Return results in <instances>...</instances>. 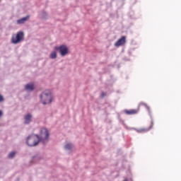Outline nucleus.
Returning a JSON list of instances; mask_svg holds the SVG:
<instances>
[{
	"mask_svg": "<svg viewBox=\"0 0 181 181\" xmlns=\"http://www.w3.org/2000/svg\"><path fill=\"white\" fill-rule=\"evenodd\" d=\"M40 98L42 104H50V103H52V92L49 90L42 92L40 95Z\"/></svg>",
	"mask_w": 181,
	"mask_h": 181,
	"instance_id": "nucleus-1",
	"label": "nucleus"
},
{
	"mask_svg": "<svg viewBox=\"0 0 181 181\" xmlns=\"http://www.w3.org/2000/svg\"><path fill=\"white\" fill-rule=\"evenodd\" d=\"M151 128H152V127H150L148 129H141V131L142 132H148V131H149V129H151Z\"/></svg>",
	"mask_w": 181,
	"mask_h": 181,
	"instance_id": "nucleus-14",
	"label": "nucleus"
},
{
	"mask_svg": "<svg viewBox=\"0 0 181 181\" xmlns=\"http://www.w3.org/2000/svg\"><path fill=\"white\" fill-rule=\"evenodd\" d=\"M54 50L59 51L60 53V55L62 57L66 56V54H69V48L66 45H61L59 47H54Z\"/></svg>",
	"mask_w": 181,
	"mask_h": 181,
	"instance_id": "nucleus-6",
	"label": "nucleus"
},
{
	"mask_svg": "<svg viewBox=\"0 0 181 181\" xmlns=\"http://www.w3.org/2000/svg\"><path fill=\"white\" fill-rule=\"evenodd\" d=\"M4 113L2 112V110H0V118L2 117Z\"/></svg>",
	"mask_w": 181,
	"mask_h": 181,
	"instance_id": "nucleus-16",
	"label": "nucleus"
},
{
	"mask_svg": "<svg viewBox=\"0 0 181 181\" xmlns=\"http://www.w3.org/2000/svg\"><path fill=\"white\" fill-rule=\"evenodd\" d=\"M25 88L27 91H33L35 90V86L33 83H28L25 85Z\"/></svg>",
	"mask_w": 181,
	"mask_h": 181,
	"instance_id": "nucleus-9",
	"label": "nucleus"
},
{
	"mask_svg": "<svg viewBox=\"0 0 181 181\" xmlns=\"http://www.w3.org/2000/svg\"><path fill=\"white\" fill-rule=\"evenodd\" d=\"M15 155H16V153L15 151H13L9 153L8 158H10V159H12V158H15Z\"/></svg>",
	"mask_w": 181,
	"mask_h": 181,
	"instance_id": "nucleus-12",
	"label": "nucleus"
},
{
	"mask_svg": "<svg viewBox=\"0 0 181 181\" xmlns=\"http://www.w3.org/2000/svg\"><path fill=\"white\" fill-rule=\"evenodd\" d=\"M2 101H4V96L0 95V103H2Z\"/></svg>",
	"mask_w": 181,
	"mask_h": 181,
	"instance_id": "nucleus-15",
	"label": "nucleus"
},
{
	"mask_svg": "<svg viewBox=\"0 0 181 181\" xmlns=\"http://www.w3.org/2000/svg\"><path fill=\"white\" fill-rule=\"evenodd\" d=\"M146 107V108H148V105H146V103H140L139 105V108L138 109H132V110H125L124 112L125 114H127V115H135L136 114H138V112H139V107Z\"/></svg>",
	"mask_w": 181,
	"mask_h": 181,
	"instance_id": "nucleus-4",
	"label": "nucleus"
},
{
	"mask_svg": "<svg viewBox=\"0 0 181 181\" xmlns=\"http://www.w3.org/2000/svg\"><path fill=\"white\" fill-rule=\"evenodd\" d=\"M102 97H105V93H102Z\"/></svg>",
	"mask_w": 181,
	"mask_h": 181,
	"instance_id": "nucleus-17",
	"label": "nucleus"
},
{
	"mask_svg": "<svg viewBox=\"0 0 181 181\" xmlns=\"http://www.w3.org/2000/svg\"><path fill=\"white\" fill-rule=\"evenodd\" d=\"M32 121V115L28 114L24 117V122L25 124H30V122Z\"/></svg>",
	"mask_w": 181,
	"mask_h": 181,
	"instance_id": "nucleus-8",
	"label": "nucleus"
},
{
	"mask_svg": "<svg viewBox=\"0 0 181 181\" xmlns=\"http://www.w3.org/2000/svg\"><path fill=\"white\" fill-rule=\"evenodd\" d=\"M127 42V37L122 36L120 39H119L115 43V47H119V46H123L124 43Z\"/></svg>",
	"mask_w": 181,
	"mask_h": 181,
	"instance_id": "nucleus-7",
	"label": "nucleus"
},
{
	"mask_svg": "<svg viewBox=\"0 0 181 181\" xmlns=\"http://www.w3.org/2000/svg\"><path fill=\"white\" fill-rule=\"evenodd\" d=\"M73 145H71V144H68L65 146V149H71Z\"/></svg>",
	"mask_w": 181,
	"mask_h": 181,
	"instance_id": "nucleus-13",
	"label": "nucleus"
},
{
	"mask_svg": "<svg viewBox=\"0 0 181 181\" xmlns=\"http://www.w3.org/2000/svg\"><path fill=\"white\" fill-rule=\"evenodd\" d=\"M40 142L42 141V142H46L47 139H49V131L46 128H43L40 131Z\"/></svg>",
	"mask_w": 181,
	"mask_h": 181,
	"instance_id": "nucleus-5",
	"label": "nucleus"
},
{
	"mask_svg": "<svg viewBox=\"0 0 181 181\" xmlns=\"http://www.w3.org/2000/svg\"><path fill=\"white\" fill-rule=\"evenodd\" d=\"M30 16H27L26 17L22 18L17 21L18 25H22V23H25L29 19Z\"/></svg>",
	"mask_w": 181,
	"mask_h": 181,
	"instance_id": "nucleus-10",
	"label": "nucleus"
},
{
	"mask_svg": "<svg viewBox=\"0 0 181 181\" xmlns=\"http://www.w3.org/2000/svg\"><path fill=\"white\" fill-rule=\"evenodd\" d=\"M23 39H25V34L23 33V32L20 31L17 33L16 35L12 36L11 42L14 45H18V43H21V42H22Z\"/></svg>",
	"mask_w": 181,
	"mask_h": 181,
	"instance_id": "nucleus-3",
	"label": "nucleus"
},
{
	"mask_svg": "<svg viewBox=\"0 0 181 181\" xmlns=\"http://www.w3.org/2000/svg\"><path fill=\"white\" fill-rule=\"evenodd\" d=\"M26 142L28 146H36L40 142V138L38 135H30L27 138Z\"/></svg>",
	"mask_w": 181,
	"mask_h": 181,
	"instance_id": "nucleus-2",
	"label": "nucleus"
},
{
	"mask_svg": "<svg viewBox=\"0 0 181 181\" xmlns=\"http://www.w3.org/2000/svg\"><path fill=\"white\" fill-rule=\"evenodd\" d=\"M50 59H56L57 57V53L56 52H53L49 55Z\"/></svg>",
	"mask_w": 181,
	"mask_h": 181,
	"instance_id": "nucleus-11",
	"label": "nucleus"
}]
</instances>
